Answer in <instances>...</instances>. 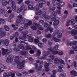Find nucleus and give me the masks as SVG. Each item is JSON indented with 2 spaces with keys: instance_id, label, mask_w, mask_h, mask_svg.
I'll use <instances>...</instances> for the list:
<instances>
[{
  "instance_id": "obj_1",
  "label": "nucleus",
  "mask_w": 77,
  "mask_h": 77,
  "mask_svg": "<svg viewBox=\"0 0 77 77\" xmlns=\"http://www.w3.org/2000/svg\"><path fill=\"white\" fill-rule=\"evenodd\" d=\"M20 59V57L18 56H16L15 57V59L14 60V62H16L17 63H20V65H19L17 66V68H19V69H21V68H23L24 66V63H26V61L23 60L22 61L21 63H20L19 60Z\"/></svg>"
},
{
  "instance_id": "obj_2",
  "label": "nucleus",
  "mask_w": 77,
  "mask_h": 77,
  "mask_svg": "<svg viewBox=\"0 0 77 77\" xmlns=\"http://www.w3.org/2000/svg\"><path fill=\"white\" fill-rule=\"evenodd\" d=\"M57 32H56V33H54L53 35L50 38V40L51 41H53L54 40L55 42H58L60 40L58 38H57L54 36H55Z\"/></svg>"
},
{
  "instance_id": "obj_3",
  "label": "nucleus",
  "mask_w": 77,
  "mask_h": 77,
  "mask_svg": "<svg viewBox=\"0 0 77 77\" xmlns=\"http://www.w3.org/2000/svg\"><path fill=\"white\" fill-rule=\"evenodd\" d=\"M75 29H76V30L75 29H73L71 32V35L72 36H75L77 34V25L75 26L74 27Z\"/></svg>"
},
{
  "instance_id": "obj_4",
  "label": "nucleus",
  "mask_w": 77,
  "mask_h": 77,
  "mask_svg": "<svg viewBox=\"0 0 77 77\" xmlns=\"http://www.w3.org/2000/svg\"><path fill=\"white\" fill-rule=\"evenodd\" d=\"M21 44H19L18 47L20 49H23L24 47V45L25 44V43L23 41H21L20 42Z\"/></svg>"
},
{
  "instance_id": "obj_5",
  "label": "nucleus",
  "mask_w": 77,
  "mask_h": 77,
  "mask_svg": "<svg viewBox=\"0 0 77 77\" xmlns=\"http://www.w3.org/2000/svg\"><path fill=\"white\" fill-rule=\"evenodd\" d=\"M14 57V56L12 55H10L8 57V58L6 60L7 63H10L12 61V59Z\"/></svg>"
},
{
  "instance_id": "obj_6",
  "label": "nucleus",
  "mask_w": 77,
  "mask_h": 77,
  "mask_svg": "<svg viewBox=\"0 0 77 77\" xmlns=\"http://www.w3.org/2000/svg\"><path fill=\"white\" fill-rule=\"evenodd\" d=\"M12 9L13 11H16V5H15V2H13L12 3Z\"/></svg>"
},
{
  "instance_id": "obj_7",
  "label": "nucleus",
  "mask_w": 77,
  "mask_h": 77,
  "mask_svg": "<svg viewBox=\"0 0 77 77\" xmlns=\"http://www.w3.org/2000/svg\"><path fill=\"white\" fill-rule=\"evenodd\" d=\"M53 29L52 28H51L50 27H48L47 29H45V32H48L49 30H50L51 33H52L53 32Z\"/></svg>"
},
{
  "instance_id": "obj_8",
  "label": "nucleus",
  "mask_w": 77,
  "mask_h": 77,
  "mask_svg": "<svg viewBox=\"0 0 77 77\" xmlns=\"http://www.w3.org/2000/svg\"><path fill=\"white\" fill-rule=\"evenodd\" d=\"M70 73L72 75H74V76H77V72L75 70H73L70 71Z\"/></svg>"
},
{
  "instance_id": "obj_9",
  "label": "nucleus",
  "mask_w": 77,
  "mask_h": 77,
  "mask_svg": "<svg viewBox=\"0 0 77 77\" xmlns=\"http://www.w3.org/2000/svg\"><path fill=\"white\" fill-rule=\"evenodd\" d=\"M59 32V30H57V31H55V33H56V32H57V37L58 38H62V34L60 32L58 33Z\"/></svg>"
},
{
  "instance_id": "obj_10",
  "label": "nucleus",
  "mask_w": 77,
  "mask_h": 77,
  "mask_svg": "<svg viewBox=\"0 0 77 77\" xmlns=\"http://www.w3.org/2000/svg\"><path fill=\"white\" fill-rule=\"evenodd\" d=\"M2 54L3 55H5V54H7V51L8 49H5L4 48H2Z\"/></svg>"
},
{
  "instance_id": "obj_11",
  "label": "nucleus",
  "mask_w": 77,
  "mask_h": 77,
  "mask_svg": "<svg viewBox=\"0 0 77 77\" xmlns=\"http://www.w3.org/2000/svg\"><path fill=\"white\" fill-rule=\"evenodd\" d=\"M47 52L46 53V54H47L48 53V54H50V53L53 52V49L50 48H48L47 49Z\"/></svg>"
},
{
  "instance_id": "obj_12",
  "label": "nucleus",
  "mask_w": 77,
  "mask_h": 77,
  "mask_svg": "<svg viewBox=\"0 0 77 77\" xmlns=\"http://www.w3.org/2000/svg\"><path fill=\"white\" fill-rule=\"evenodd\" d=\"M59 23V20H57L54 21L53 23V25L54 26H57Z\"/></svg>"
},
{
  "instance_id": "obj_13",
  "label": "nucleus",
  "mask_w": 77,
  "mask_h": 77,
  "mask_svg": "<svg viewBox=\"0 0 77 77\" xmlns=\"http://www.w3.org/2000/svg\"><path fill=\"white\" fill-rule=\"evenodd\" d=\"M65 4V3L64 2H61L58 3V6L60 7L63 6Z\"/></svg>"
},
{
  "instance_id": "obj_14",
  "label": "nucleus",
  "mask_w": 77,
  "mask_h": 77,
  "mask_svg": "<svg viewBox=\"0 0 77 77\" xmlns=\"http://www.w3.org/2000/svg\"><path fill=\"white\" fill-rule=\"evenodd\" d=\"M21 54L22 55H23V56H26V54H28V52L27 51H22L21 52Z\"/></svg>"
},
{
  "instance_id": "obj_15",
  "label": "nucleus",
  "mask_w": 77,
  "mask_h": 77,
  "mask_svg": "<svg viewBox=\"0 0 77 77\" xmlns=\"http://www.w3.org/2000/svg\"><path fill=\"white\" fill-rule=\"evenodd\" d=\"M43 56H42L41 57V59H45V57H46V56L48 55V54L44 52L43 53Z\"/></svg>"
},
{
  "instance_id": "obj_16",
  "label": "nucleus",
  "mask_w": 77,
  "mask_h": 77,
  "mask_svg": "<svg viewBox=\"0 0 77 77\" xmlns=\"http://www.w3.org/2000/svg\"><path fill=\"white\" fill-rule=\"evenodd\" d=\"M38 23V25L41 26H42L43 24H44V21L43 20H40Z\"/></svg>"
},
{
  "instance_id": "obj_17",
  "label": "nucleus",
  "mask_w": 77,
  "mask_h": 77,
  "mask_svg": "<svg viewBox=\"0 0 77 77\" xmlns=\"http://www.w3.org/2000/svg\"><path fill=\"white\" fill-rule=\"evenodd\" d=\"M7 54H5V57H7V55H9V53L12 52V49H9L8 50L7 49Z\"/></svg>"
},
{
  "instance_id": "obj_18",
  "label": "nucleus",
  "mask_w": 77,
  "mask_h": 77,
  "mask_svg": "<svg viewBox=\"0 0 77 77\" xmlns=\"http://www.w3.org/2000/svg\"><path fill=\"white\" fill-rule=\"evenodd\" d=\"M49 11H54L55 10V6L54 5L51 6L49 8Z\"/></svg>"
},
{
  "instance_id": "obj_19",
  "label": "nucleus",
  "mask_w": 77,
  "mask_h": 77,
  "mask_svg": "<svg viewBox=\"0 0 77 77\" xmlns=\"http://www.w3.org/2000/svg\"><path fill=\"white\" fill-rule=\"evenodd\" d=\"M15 17V14L14 13H12L10 14L9 16V18L10 19H12Z\"/></svg>"
},
{
  "instance_id": "obj_20",
  "label": "nucleus",
  "mask_w": 77,
  "mask_h": 77,
  "mask_svg": "<svg viewBox=\"0 0 77 77\" xmlns=\"http://www.w3.org/2000/svg\"><path fill=\"white\" fill-rule=\"evenodd\" d=\"M2 5L3 6H6L7 5V2L4 0L2 1Z\"/></svg>"
},
{
  "instance_id": "obj_21",
  "label": "nucleus",
  "mask_w": 77,
  "mask_h": 77,
  "mask_svg": "<svg viewBox=\"0 0 77 77\" xmlns=\"http://www.w3.org/2000/svg\"><path fill=\"white\" fill-rule=\"evenodd\" d=\"M60 59L56 58L54 60V62L56 64H59V63Z\"/></svg>"
},
{
  "instance_id": "obj_22",
  "label": "nucleus",
  "mask_w": 77,
  "mask_h": 77,
  "mask_svg": "<svg viewBox=\"0 0 77 77\" xmlns=\"http://www.w3.org/2000/svg\"><path fill=\"white\" fill-rule=\"evenodd\" d=\"M21 33L23 35H26L28 33V31L26 30H25L24 31L22 32Z\"/></svg>"
},
{
  "instance_id": "obj_23",
  "label": "nucleus",
  "mask_w": 77,
  "mask_h": 77,
  "mask_svg": "<svg viewBox=\"0 0 77 77\" xmlns=\"http://www.w3.org/2000/svg\"><path fill=\"white\" fill-rule=\"evenodd\" d=\"M9 40L7 39H5V45L6 46H8V45H9Z\"/></svg>"
},
{
  "instance_id": "obj_24",
  "label": "nucleus",
  "mask_w": 77,
  "mask_h": 77,
  "mask_svg": "<svg viewBox=\"0 0 77 77\" xmlns=\"http://www.w3.org/2000/svg\"><path fill=\"white\" fill-rule=\"evenodd\" d=\"M42 14H43V12L41 10H39L38 12L36 13V14L37 15H41Z\"/></svg>"
},
{
  "instance_id": "obj_25",
  "label": "nucleus",
  "mask_w": 77,
  "mask_h": 77,
  "mask_svg": "<svg viewBox=\"0 0 77 77\" xmlns=\"http://www.w3.org/2000/svg\"><path fill=\"white\" fill-rule=\"evenodd\" d=\"M67 45H70L72 46V42H71L70 41H68L67 43Z\"/></svg>"
},
{
  "instance_id": "obj_26",
  "label": "nucleus",
  "mask_w": 77,
  "mask_h": 77,
  "mask_svg": "<svg viewBox=\"0 0 77 77\" xmlns=\"http://www.w3.org/2000/svg\"><path fill=\"white\" fill-rule=\"evenodd\" d=\"M4 28L5 29L6 31H9V27L6 25L4 26Z\"/></svg>"
},
{
  "instance_id": "obj_27",
  "label": "nucleus",
  "mask_w": 77,
  "mask_h": 77,
  "mask_svg": "<svg viewBox=\"0 0 77 77\" xmlns=\"http://www.w3.org/2000/svg\"><path fill=\"white\" fill-rule=\"evenodd\" d=\"M39 38H36L34 39V42L35 44L37 43H38V42H39Z\"/></svg>"
},
{
  "instance_id": "obj_28",
  "label": "nucleus",
  "mask_w": 77,
  "mask_h": 77,
  "mask_svg": "<svg viewBox=\"0 0 77 77\" xmlns=\"http://www.w3.org/2000/svg\"><path fill=\"white\" fill-rule=\"evenodd\" d=\"M58 2L57 0H52V3L54 5H58V3L57 2Z\"/></svg>"
},
{
  "instance_id": "obj_29",
  "label": "nucleus",
  "mask_w": 77,
  "mask_h": 77,
  "mask_svg": "<svg viewBox=\"0 0 77 77\" xmlns=\"http://www.w3.org/2000/svg\"><path fill=\"white\" fill-rule=\"evenodd\" d=\"M20 6L21 7L20 8L21 9L22 11H23V9H25V6L24 5V4H21Z\"/></svg>"
},
{
  "instance_id": "obj_30",
  "label": "nucleus",
  "mask_w": 77,
  "mask_h": 77,
  "mask_svg": "<svg viewBox=\"0 0 77 77\" xmlns=\"http://www.w3.org/2000/svg\"><path fill=\"white\" fill-rule=\"evenodd\" d=\"M28 9H30V10H33V9H34V8L33 7V5H29L28 6Z\"/></svg>"
},
{
  "instance_id": "obj_31",
  "label": "nucleus",
  "mask_w": 77,
  "mask_h": 77,
  "mask_svg": "<svg viewBox=\"0 0 77 77\" xmlns=\"http://www.w3.org/2000/svg\"><path fill=\"white\" fill-rule=\"evenodd\" d=\"M59 47V45H55L53 48V49L55 50H56L58 49V48Z\"/></svg>"
},
{
  "instance_id": "obj_32",
  "label": "nucleus",
  "mask_w": 77,
  "mask_h": 77,
  "mask_svg": "<svg viewBox=\"0 0 77 77\" xmlns=\"http://www.w3.org/2000/svg\"><path fill=\"white\" fill-rule=\"evenodd\" d=\"M0 23H2V24H4L5 23V20L4 19L1 18L0 19Z\"/></svg>"
},
{
  "instance_id": "obj_33",
  "label": "nucleus",
  "mask_w": 77,
  "mask_h": 77,
  "mask_svg": "<svg viewBox=\"0 0 77 77\" xmlns=\"http://www.w3.org/2000/svg\"><path fill=\"white\" fill-rule=\"evenodd\" d=\"M24 23H25V20H24V18L20 19V24H23Z\"/></svg>"
},
{
  "instance_id": "obj_34",
  "label": "nucleus",
  "mask_w": 77,
  "mask_h": 77,
  "mask_svg": "<svg viewBox=\"0 0 77 77\" xmlns=\"http://www.w3.org/2000/svg\"><path fill=\"white\" fill-rule=\"evenodd\" d=\"M66 73H62L60 74V77H66Z\"/></svg>"
},
{
  "instance_id": "obj_35",
  "label": "nucleus",
  "mask_w": 77,
  "mask_h": 77,
  "mask_svg": "<svg viewBox=\"0 0 77 77\" xmlns=\"http://www.w3.org/2000/svg\"><path fill=\"white\" fill-rule=\"evenodd\" d=\"M70 22L72 24H75V20L74 19H72L70 21Z\"/></svg>"
},
{
  "instance_id": "obj_36",
  "label": "nucleus",
  "mask_w": 77,
  "mask_h": 77,
  "mask_svg": "<svg viewBox=\"0 0 77 77\" xmlns=\"http://www.w3.org/2000/svg\"><path fill=\"white\" fill-rule=\"evenodd\" d=\"M19 38L20 39H22L23 40H25L24 39H26V36H23V37H21V36L19 37Z\"/></svg>"
},
{
  "instance_id": "obj_37",
  "label": "nucleus",
  "mask_w": 77,
  "mask_h": 77,
  "mask_svg": "<svg viewBox=\"0 0 77 77\" xmlns=\"http://www.w3.org/2000/svg\"><path fill=\"white\" fill-rule=\"evenodd\" d=\"M1 35H2V37H4V36H5L6 35V33L5 31H2V32L1 33Z\"/></svg>"
},
{
  "instance_id": "obj_38",
  "label": "nucleus",
  "mask_w": 77,
  "mask_h": 77,
  "mask_svg": "<svg viewBox=\"0 0 77 77\" xmlns=\"http://www.w3.org/2000/svg\"><path fill=\"white\" fill-rule=\"evenodd\" d=\"M28 41L30 42H32L33 41V37L29 38H28Z\"/></svg>"
},
{
  "instance_id": "obj_39",
  "label": "nucleus",
  "mask_w": 77,
  "mask_h": 77,
  "mask_svg": "<svg viewBox=\"0 0 77 77\" xmlns=\"http://www.w3.org/2000/svg\"><path fill=\"white\" fill-rule=\"evenodd\" d=\"M59 62L61 64H63V65H65V63L64 62V61L62 60V59H60Z\"/></svg>"
},
{
  "instance_id": "obj_40",
  "label": "nucleus",
  "mask_w": 77,
  "mask_h": 77,
  "mask_svg": "<svg viewBox=\"0 0 77 77\" xmlns=\"http://www.w3.org/2000/svg\"><path fill=\"white\" fill-rule=\"evenodd\" d=\"M26 49L28 50H32V48L30 47V46L26 45Z\"/></svg>"
},
{
  "instance_id": "obj_41",
  "label": "nucleus",
  "mask_w": 77,
  "mask_h": 77,
  "mask_svg": "<svg viewBox=\"0 0 77 77\" xmlns=\"http://www.w3.org/2000/svg\"><path fill=\"white\" fill-rule=\"evenodd\" d=\"M52 53L53 54H58V51H54V50L53 49V51Z\"/></svg>"
},
{
  "instance_id": "obj_42",
  "label": "nucleus",
  "mask_w": 77,
  "mask_h": 77,
  "mask_svg": "<svg viewBox=\"0 0 77 77\" xmlns=\"http://www.w3.org/2000/svg\"><path fill=\"white\" fill-rule=\"evenodd\" d=\"M12 27H14V30H16L18 29V25H12Z\"/></svg>"
},
{
  "instance_id": "obj_43",
  "label": "nucleus",
  "mask_w": 77,
  "mask_h": 77,
  "mask_svg": "<svg viewBox=\"0 0 77 77\" xmlns=\"http://www.w3.org/2000/svg\"><path fill=\"white\" fill-rule=\"evenodd\" d=\"M74 51L73 50H71L69 52V55H71L72 54H74Z\"/></svg>"
},
{
  "instance_id": "obj_44",
  "label": "nucleus",
  "mask_w": 77,
  "mask_h": 77,
  "mask_svg": "<svg viewBox=\"0 0 77 77\" xmlns=\"http://www.w3.org/2000/svg\"><path fill=\"white\" fill-rule=\"evenodd\" d=\"M52 14L54 17H56L57 15V13L56 11H54L52 13Z\"/></svg>"
},
{
  "instance_id": "obj_45",
  "label": "nucleus",
  "mask_w": 77,
  "mask_h": 77,
  "mask_svg": "<svg viewBox=\"0 0 77 77\" xmlns=\"http://www.w3.org/2000/svg\"><path fill=\"white\" fill-rule=\"evenodd\" d=\"M41 52L40 50H38L37 51V56H40L41 55Z\"/></svg>"
},
{
  "instance_id": "obj_46",
  "label": "nucleus",
  "mask_w": 77,
  "mask_h": 77,
  "mask_svg": "<svg viewBox=\"0 0 77 77\" xmlns=\"http://www.w3.org/2000/svg\"><path fill=\"white\" fill-rule=\"evenodd\" d=\"M42 14H43L42 18H45V17L46 16V14L47 13H46V12H45V11H43V13H42Z\"/></svg>"
},
{
  "instance_id": "obj_47",
  "label": "nucleus",
  "mask_w": 77,
  "mask_h": 77,
  "mask_svg": "<svg viewBox=\"0 0 77 77\" xmlns=\"http://www.w3.org/2000/svg\"><path fill=\"white\" fill-rule=\"evenodd\" d=\"M31 29L32 30H36L37 29L36 27L35 26H32L31 27Z\"/></svg>"
},
{
  "instance_id": "obj_48",
  "label": "nucleus",
  "mask_w": 77,
  "mask_h": 77,
  "mask_svg": "<svg viewBox=\"0 0 77 77\" xmlns=\"http://www.w3.org/2000/svg\"><path fill=\"white\" fill-rule=\"evenodd\" d=\"M14 35L16 37H18L19 36V33L18 32H15L14 33Z\"/></svg>"
},
{
  "instance_id": "obj_49",
  "label": "nucleus",
  "mask_w": 77,
  "mask_h": 77,
  "mask_svg": "<svg viewBox=\"0 0 77 77\" xmlns=\"http://www.w3.org/2000/svg\"><path fill=\"white\" fill-rule=\"evenodd\" d=\"M45 36L46 38H50V37H51V34H48L46 35H45Z\"/></svg>"
},
{
  "instance_id": "obj_50",
  "label": "nucleus",
  "mask_w": 77,
  "mask_h": 77,
  "mask_svg": "<svg viewBox=\"0 0 77 77\" xmlns=\"http://www.w3.org/2000/svg\"><path fill=\"white\" fill-rule=\"evenodd\" d=\"M34 71H35V70L31 69L28 71V72H29V73H33Z\"/></svg>"
},
{
  "instance_id": "obj_51",
  "label": "nucleus",
  "mask_w": 77,
  "mask_h": 77,
  "mask_svg": "<svg viewBox=\"0 0 77 77\" xmlns=\"http://www.w3.org/2000/svg\"><path fill=\"white\" fill-rule=\"evenodd\" d=\"M3 76L4 77H9V75H8V73L5 72L3 74Z\"/></svg>"
},
{
  "instance_id": "obj_52",
  "label": "nucleus",
  "mask_w": 77,
  "mask_h": 77,
  "mask_svg": "<svg viewBox=\"0 0 77 77\" xmlns=\"http://www.w3.org/2000/svg\"><path fill=\"white\" fill-rule=\"evenodd\" d=\"M42 2V4H45L46 3L45 1L44 0H39V2Z\"/></svg>"
},
{
  "instance_id": "obj_53",
  "label": "nucleus",
  "mask_w": 77,
  "mask_h": 77,
  "mask_svg": "<svg viewBox=\"0 0 77 77\" xmlns=\"http://www.w3.org/2000/svg\"><path fill=\"white\" fill-rule=\"evenodd\" d=\"M22 10H21V9L20 8H19L17 10V13H20V12H21Z\"/></svg>"
},
{
  "instance_id": "obj_54",
  "label": "nucleus",
  "mask_w": 77,
  "mask_h": 77,
  "mask_svg": "<svg viewBox=\"0 0 77 77\" xmlns=\"http://www.w3.org/2000/svg\"><path fill=\"white\" fill-rule=\"evenodd\" d=\"M28 26H31L32 24V21H29L28 22V23H27Z\"/></svg>"
},
{
  "instance_id": "obj_55",
  "label": "nucleus",
  "mask_w": 77,
  "mask_h": 77,
  "mask_svg": "<svg viewBox=\"0 0 77 77\" xmlns=\"http://www.w3.org/2000/svg\"><path fill=\"white\" fill-rule=\"evenodd\" d=\"M39 7L41 8H42L43 7V5L41 3H39Z\"/></svg>"
},
{
  "instance_id": "obj_56",
  "label": "nucleus",
  "mask_w": 77,
  "mask_h": 77,
  "mask_svg": "<svg viewBox=\"0 0 77 77\" xmlns=\"http://www.w3.org/2000/svg\"><path fill=\"white\" fill-rule=\"evenodd\" d=\"M38 45L39 47H42V44L41 43H38Z\"/></svg>"
},
{
  "instance_id": "obj_57",
  "label": "nucleus",
  "mask_w": 77,
  "mask_h": 77,
  "mask_svg": "<svg viewBox=\"0 0 77 77\" xmlns=\"http://www.w3.org/2000/svg\"><path fill=\"white\" fill-rule=\"evenodd\" d=\"M59 55H60V56L62 55H63V51L59 52L58 53Z\"/></svg>"
},
{
  "instance_id": "obj_58",
  "label": "nucleus",
  "mask_w": 77,
  "mask_h": 77,
  "mask_svg": "<svg viewBox=\"0 0 77 77\" xmlns=\"http://www.w3.org/2000/svg\"><path fill=\"white\" fill-rule=\"evenodd\" d=\"M24 27L25 29H27V27H28V24L27 23H25L24 24Z\"/></svg>"
},
{
  "instance_id": "obj_59",
  "label": "nucleus",
  "mask_w": 77,
  "mask_h": 77,
  "mask_svg": "<svg viewBox=\"0 0 77 77\" xmlns=\"http://www.w3.org/2000/svg\"><path fill=\"white\" fill-rule=\"evenodd\" d=\"M73 7H77V4L75 2L73 3L72 4Z\"/></svg>"
},
{
  "instance_id": "obj_60",
  "label": "nucleus",
  "mask_w": 77,
  "mask_h": 77,
  "mask_svg": "<svg viewBox=\"0 0 77 77\" xmlns=\"http://www.w3.org/2000/svg\"><path fill=\"white\" fill-rule=\"evenodd\" d=\"M49 63H46L45 65V68H48V66H49Z\"/></svg>"
},
{
  "instance_id": "obj_61",
  "label": "nucleus",
  "mask_w": 77,
  "mask_h": 77,
  "mask_svg": "<svg viewBox=\"0 0 77 77\" xmlns=\"http://www.w3.org/2000/svg\"><path fill=\"white\" fill-rule=\"evenodd\" d=\"M29 59L30 61H31L32 62H33V60H34L33 59V58H32V57H29Z\"/></svg>"
},
{
  "instance_id": "obj_62",
  "label": "nucleus",
  "mask_w": 77,
  "mask_h": 77,
  "mask_svg": "<svg viewBox=\"0 0 77 77\" xmlns=\"http://www.w3.org/2000/svg\"><path fill=\"white\" fill-rule=\"evenodd\" d=\"M62 11L60 10H57V13L58 14H61Z\"/></svg>"
},
{
  "instance_id": "obj_63",
  "label": "nucleus",
  "mask_w": 77,
  "mask_h": 77,
  "mask_svg": "<svg viewBox=\"0 0 77 77\" xmlns=\"http://www.w3.org/2000/svg\"><path fill=\"white\" fill-rule=\"evenodd\" d=\"M5 11V9H1L0 8V12L1 13H3Z\"/></svg>"
},
{
  "instance_id": "obj_64",
  "label": "nucleus",
  "mask_w": 77,
  "mask_h": 77,
  "mask_svg": "<svg viewBox=\"0 0 77 77\" xmlns=\"http://www.w3.org/2000/svg\"><path fill=\"white\" fill-rule=\"evenodd\" d=\"M72 48L73 49H76V50H77V45L73 46H72Z\"/></svg>"
}]
</instances>
